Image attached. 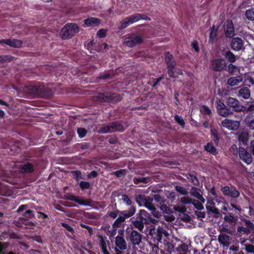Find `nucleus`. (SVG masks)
<instances>
[{
    "label": "nucleus",
    "mask_w": 254,
    "mask_h": 254,
    "mask_svg": "<svg viewBox=\"0 0 254 254\" xmlns=\"http://www.w3.org/2000/svg\"><path fill=\"white\" fill-rule=\"evenodd\" d=\"M226 105L220 100L217 102L216 109L220 116L225 117L232 115L233 111L241 112L244 109L238 99L231 97L227 99Z\"/></svg>",
    "instance_id": "obj_1"
},
{
    "label": "nucleus",
    "mask_w": 254,
    "mask_h": 254,
    "mask_svg": "<svg viewBox=\"0 0 254 254\" xmlns=\"http://www.w3.org/2000/svg\"><path fill=\"white\" fill-rule=\"evenodd\" d=\"M29 93L44 98H50L54 94V91L43 85H30L26 87Z\"/></svg>",
    "instance_id": "obj_2"
},
{
    "label": "nucleus",
    "mask_w": 254,
    "mask_h": 254,
    "mask_svg": "<svg viewBox=\"0 0 254 254\" xmlns=\"http://www.w3.org/2000/svg\"><path fill=\"white\" fill-rule=\"evenodd\" d=\"M135 212L136 207L135 206H131L128 210L120 211L119 217L113 224V228H120L125 222L126 219L132 216Z\"/></svg>",
    "instance_id": "obj_3"
},
{
    "label": "nucleus",
    "mask_w": 254,
    "mask_h": 254,
    "mask_svg": "<svg viewBox=\"0 0 254 254\" xmlns=\"http://www.w3.org/2000/svg\"><path fill=\"white\" fill-rule=\"evenodd\" d=\"M79 31L78 25L76 23H66L62 29L60 36L62 39H70Z\"/></svg>",
    "instance_id": "obj_4"
},
{
    "label": "nucleus",
    "mask_w": 254,
    "mask_h": 254,
    "mask_svg": "<svg viewBox=\"0 0 254 254\" xmlns=\"http://www.w3.org/2000/svg\"><path fill=\"white\" fill-rule=\"evenodd\" d=\"M143 235L132 228L126 230V239L133 245H138L141 242Z\"/></svg>",
    "instance_id": "obj_5"
},
{
    "label": "nucleus",
    "mask_w": 254,
    "mask_h": 254,
    "mask_svg": "<svg viewBox=\"0 0 254 254\" xmlns=\"http://www.w3.org/2000/svg\"><path fill=\"white\" fill-rule=\"evenodd\" d=\"M143 42V38L138 33H131L127 35L125 43L129 47H134Z\"/></svg>",
    "instance_id": "obj_6"
},
{
    "label": "nucleus",
    "mask_w": 254,
    "mask_h": 254,
    "mask_svg": "<svg viewBox=\"0 0 254 254\" xmlns=\"http://www.w3.org/2000/svg\"><path fill=\"white\" fill-rule=\"evenodd\" d=\"M122 97L115 93H101L97 96V100L102 102H118L121 101Z\"/></svg>",
    "instance_id": "obj_7"
},
{
    "label": "nucleus",
    "mask_w": 254,
    "mask_h": 254,
    "mask_svg": "<svg viewBox=\"0 0 254 254\" xmlns=\"http://www.w3.org/2000/svg\"><path fill=\"white\" fill-rule=\"evenodd\" d=\"M140 222L146 221L145 224L152 223L156 224L158 221L152 217L151 215L144 209H140L136 214V219Z\"/></svg>",
    "instance_id": "obj_8"
},
{
    "label": "nucleus",
    "mask_w": 254,
    "mask_h": 254,
    "mask_svg": "<svg viewBox=\"0 0 254 254\" xmlns=\"http://www.w3.org/2000/svg\"><path fill=\"white\" fill-rule=\"evenodd\" d=\"M227 67V63L223 58H216L211 61V68L214 71H223L226 70Z\"/></svg>",
    "instance_id": "obj_9"
},
{
    "label": "nucleus",
    "mask_w": 254,
    "mask_h": 254,
    "mask_svg": "<svg viewBox=\"0 0 254 254\" xmlns=\"http://www.w3.org/2000/svg\"><path fill=\"white\" fill-rule=\"evenodd\" d=\"M63 198L65 200L73 201L80 205L84 206H91L92 202L91 199H81L78 196L69 193L65 194Z\"/></svg>",
    "instance_id": "obj_10"
},
{
    "label": "nucleus",
    "mask_w": 254,
    "mask_h": 254,
    "mask_svg": "<svg viewBox=\"0 0 254 254\" xmlns=\"http://www.w3.org/2000/svg\"><path fill=\"white\" fill-rule=\"evenodd\" d=\"M221 191L224 195L228 196L232 198H237L240 196L239 191L234 186L229 187L227 186L222 187Z\"/></svg>",
    "instance_id": "obj_11"
},
{
    "label": "nucleus",
    "mask_w": 254,
    "mask_h": 254,
    "mask_svg": "<svg viewBox=\"0 0 254 254\" xmlns=\"http://www.w3.org/2000/svg\"><path fill=\"white\" fill-rule=\"evenodd\" d=\"M230 47L234 51H240L245 49L244 41L238 37L233 38L230 43Z\"/></svg>",
    "instance_id": "obj_12"
},
{
    "label": "nucleus",
    "mask_w": 254,
    "mask_h": 254,
    "mask_svg": "<svg viewBox=\"0 0 254 254\" xmlns=\"http://www.w3.org/2000/svg\"><path fill=\"white\" fill-rule=\"evenodd\" d=\"M224 30L227 38H232L234 35L235 29L233 21L227 19L224 25Z\"/></svg>",
    "instance_id": "obj_13"
},
{
    "label": "nucleus",
    "mask_w": 254,
    "mask_h": 254,
    "mask_svg": "<svg viewBox=\"0 0 254 254\" xmlns=\"http://www.w3.org/2000/svg\"><path fill=\"white\" fill-rule=\"evenodd\" d=\"M239 150L240 159L247 164H250L253 161L251 154L248 152L244 147L241 146L239 147Z\"/></svg>",
    "instance_id": "obj_14"
},
{
    "label": "nucleus",
    "mask_w": 254,
    "mask_h": 254,
    "mask_svg": "<svg viewBox=\"0 0 254 254\" xmlns=\"http://www.w3.org/2000/svg\"><path fill=\"white\" fill-rule=\"evenodd\" d=\"M245 223L248 228L238 226L237 227V232L240 233L243 232L247 235L250 234L251 233V230H254V224L250 220H246Z\"/></svg>",
    "instance_id": "obj_15"
},
{
    "label": "nucleus",
    "mask_w": 254,
    "mask_h": 254,
    "mask_svg": "<svg viewBox=\"0 0 254 254\" xmlns=\"http://www.w3.org/2000/svg\"><path fill=\"white\" fill-rule=\"evenodd\" d=\"M222 125L223 127L231 130H237L240 127V123L238 121H235L229 119H225L222 122Z\"/></svg>",
    "instance_id": "obj_16"
},
{
    "label": "nucleus",
    "mask_w": 254,
    "mask_h": 254,
    "mask_svg": "<svg viewBox=\"0 0 254 254\" xmlns=\"http://www.w3.org/2000/svg\"><path fill=\"white\" fill-rule=\"evenodd\" d=\"M237 95L239 98L249 99L251 97V91L248 87L242 86L237 88Z\"/></svg>",
    "instance_id": "obj_17"
},
{
    "label": "nucleus",
    "mask_w": 254,
    "mask_h": 254,
    "mask_svg": "<svg viewBox=\"0 0 254 254\" xmlns=\"http://www.w3.org/2000/svg\"><path fill=\"white\" fill-rule=\"evenodd\" d=\"M219 26L213 25L209 28V43H213L217 41Z\"/></svg>",
    "instance_id": "obj_18"
},
{
    "label": "nucleus",
    "mask_w": 254,
    "mask_h": 254,
    "mask_svg": "<svg viewBox=\"0 0 254 254\" xmlns=\"http://www.w3.org/2000/svg\"><path fill=\"white\" fill-rule=\"evenodd\" d=\"M221 55L223 56L226 61L230 63H234L236 61V56L230 50H223L221 52Z\"/></svg>",
    "instance_id": "obj_19"
},
{
    "label": "nucleus",
    "mask_w": 254,
    "mask_h": 254,
    "mask_svg": "<svg viewBox=\"0 0 254 254\" xmlns=\"http://www.w3.org/2000/svg\"><path fill=\"white\" fill-rule=\"evenodd\" d=\"M165 55V62L166 64L167 67L169 66H176L177 65V63L174 58V57L170 52H166L164 54Z\"/></svg>",
    "instance_id": "obj_20"
},
{
    "label": "nucleus",
    "mask_w": 254,
    "mask_h": 254,
    "mask_svg": "<svg viewBox=\"0 0 254 254\" xmlns=\"http://www.w3.org/2000/svg\"><path fill=\"white\" fill-rule=\"evenodd\" d=\"M20 171L23 173H31L34 171L33 165L29 162H24L20 165Z\"/></svg>",
    "instance_id": "obj_21"
},
{
    "label": "nucleus",
    "mask_w": 254,
    "mask_h": 254,
    "mask_svg": "<svg viewBox=\"0 0 254 254\" xmlns=\"http://www.w3.org/2000/svg\"><path fill=\"white\" fill-rule=\"evenodd\" d=\"M101 22V20L96 17H90L84 20V23L87 27L89 26H96Z\"/></svg>",
    "instance_id": "obj_22"
},
{
    "label": "nucleus",
    "mask_w": 254,
    "mask_h": 254,
    "mask_svg": "<svg viewBox=\"0 0 254 254\" xmlns=\"http://www.w3.org/2000/svg\"><path fill=\"white\" fill-rule=\"evenodd\" d=\"M243 80L241 76H234L229 78L227 81V84L231 87L238 85Z\"/></svg>",
    "instance_id": "obj_23"
},
{
    "label": "nucleus",
    "mask_w": 254,
    "mask_h": 254,
    "mask_svg": "<svg viewBox=\"0 0 254 254\" xmlns=\"http://www.w3.org/2000/svg\"><path fill=\"white\" fill-rule=\"evenodd\" d=\"M110 123L111 132L120 131L123 132L125 130V127L123 124L117 122H114Z\"/></svg>",
    "instance_id": "obj_24"
},
{
    "label": "nucleus",
    "mask_w": 254,
    "mask_h": 254,
    "mask_svg": "<svg viewBox=\"0 0 254 254\" xmlns=\"http://www.w3.org/2000/svg\"><path fill=\"white\" fill-rule=\"evenodd\" d=\"M132 24L141 19L150 20V18L145 14L137 13L129 16Z\"/></svg>",
    "instance_id": "obj_25"
},
{
    "label": "nucleus",
    "mask_w": 254,
    "mask_h": 254,
    "mask_svg": "<svg viewBox=\"0 0 254 254\" xmlns=\"http://www.w3.org/2000/svg\"><path fill=\"white\" fill-rule=\"evenodd\" d=\"M230 237L224 234H220L218 237V241L220 244L224 246L228 247L230 243Z\"/></svg>",
    "instance_id": "obj_26"
},
{
    "label": "nucleus",
    "mask_w": 254,
    "mask_h": 254,
    "mask_svg": "<svg viewBox=\"0 0 254 254\" xmlns=\"http://www.w3.org/2000/svg\"><path fill=\"white\" fill-rule=\"evenodd\" d=\"M115 244L116 246L121 250H124L127 249L126 241L122 237L117 236L116 238Z\"/></svg>",
    "instance_id": "obj_27"
},
{
    "label": "nucleus",
    "mask_w": 254,
    "mask_h": 254,
    "mask_svg": "<svg viewBox=\"0 0 254 254\" xmlns=\"http://www.w3.org/2000/svg\"><path fill=\"white\" fill-rule=\"evenodd\" d=\"M7 42V45L13 48H20L23 44V42L21 40L15 39H8Z\"/></svg>",
    "instance_id": "obj_28"
},
{
    "label": "nucleus",
    "mask_w": 254,
    "mask_h": 254,
    "mask_svg": "<svg viewBox=\"0 0 254 254\" xmlns=\"http://www.w3.org/2000/svg\"><path fill=\"white\" fill-rule=\"evenodd\" d=\"M204 149L210 154L216 155L218 154L217 149L214 146L212 142H208L204 146Z\"/></svg>",
    "instance_id": "obj_29"
},
{
    "label": "nucleus",
    "mask_w": 254,
    "mask_h": 254,
    "mask_svg": "<svg viewBox=\"0 0 254 254\" xmlns=\"http://www.w3.org/2000/svg\"><path fill=\"white\" fill-rule=\"evenodd\" d=\"M147 198L144 194H138L135 195V200L139 206L144 205Z\"/></svg>",
    "instance_id": "obj_30"
},
{
    "label": "nucleus",
    "mask_w": 254,
    "mask_h": 254,
    "mask_svg": "<svg viewBox=\"0 0 254 254\" xmlns=\"http://www.w3.org/2000/svg\"><path fill=\"white\" fill-rule=\"evenodd\" d=\"M211 138L214 141L215 144L218 145L219 143L220 137L219 136L218 131L215 128H212L211 129Z\"/></svg>",
    "instance_id": "obj_31"
},
{
    "label": "nucleus",
    "mask_w": 254,
    "mask_h": 254,
    "mask_svg": "<svg viewBox=\"0 0 254 254\" xmlns=\"http://www.w3.org/2000/svg\"><path fill=\"white\" fill-rule=\"evenodd\" d=\"M238 140L240 145L246 146L248 141V136L247 133H241L238 136Z\"/></svg>",
    "instance_id": "obj_32"
},
{
    "label": "nucleus",
    "mask_w": 254,
    "mask_h": 254,
    "mask_svg": "<svg viewBox=\"0 0 254 254\" xmlns=\"http://www.w3.org/2000/svg\"><path fill=\"white\" fill-rule=\"evenodd\" d=\"M118 196H122V198L121 199L123 201V202L126 205L130 206V207L131 206H134L133 204H132V202L131 200L127 195L126 194H119Z\"/></svg>",
    "instance_id": "obj_33"
},
{
    "label": "nucleus",
    "mask_w": 254,
    "mask_h": 254,
    "mask_svg": "<svg viewBox=\"0 0 254 254\" xmlns=\"http://www.w3.org/2000/svg\"><path fill=\"white\" fill-rule=\"evenodd\" d=\"M131 24L132 23L128 16L121 21L120 25L118 27V29L120 30L124 29Z\"/></svg>",
    "instance_id": "obj_34"
},
{
    "label": "nucleus",
    "mask_w": 254,
    "mask_h": 254,
    "mask_svg": "<svg viewBox=\"0 0 254 254\" xmlns=\"http://www.w3.org/2000/svg\"><path fill=\"white\" fill-rule=\"evenodd\" d=\"M245 16L250 21H254V8L252 7L246 10L245 12Z\"/></svg>",
    "instance_id": "obj_35"
},
{
    "label": "nucleus",
    "mask_w": 254,
    "mask_h": 254,
    "mask_svg": "<svg viewBox=\"0 0 254 254\" xmlns=\"http://www.w3.org/2000/svg\"><path fill=\"white\" fill-rule=\"evenodd\" d=\"M244 109L241 112L244 113H248L247 115L249 117L252 116V114L254 112V104H250L247 107L244 106Z\"/></svg>",
    "instance_id": "obj_36"
},
{
    "label": "nucleus",
    "mask_w": 254,
    "mask_h": 254,
    "mask_svg": "<svg viewBox=\"0 0 254 254\" xmlns=\"http://www.w3.org/2000/svg\"><path fill=\"white\" fill-rule=\"evenodd\" d=\"M145 222L146 221L142 222L138 221V220H136L132 221V223L133 226L140 231H142L144 229V224H145Z\"/></svg>",
    "instance_id": "obj_37"
},
{
    "label": "nucleus",
    "mask_w": 254,
    "mask_h": 254,
    "mask_svg": "<svg viewBox=\"0 0 254 254\" xmlns=\"http://www.w3.org/2000/svg\"><path fill=\"white\" fill-rule=\"evenodd\" d=\"M14 60V57L11 55H0V63H5L10 62Z\"/></svg>",
    "instance_id": "obj_38"
},
{
    "label": "nucleus",
    "mask_w": 254,
    "mask_h": 254,
    "mask_svg": "<svg viewBox=\"0 0 254 254\" xmlns=\"http://www.w3.org/2000/svg\"><path fill=\"white\" fill-rule=\"evenodd\" d=\"M206 209L208 213H212L213 214H214L216 217H217L218 215L220 214L219 209L213 206H209L206 205Z\"/></svg>",
    "instance_id": "obj_39"
},
{
    "label": "nucleus",
    "mask_w": 254,
    "mask_h": 254,
    "mask_svg": "<svg viewBox=\"0 0 254 254\" xmlns=\"http://www.w3.org/2000/svg\"><path fill=\"white\" fill-rule=\"evenodd\" d=\"M237 69L238 67L236 65L233 64V63H230L228 64H227L226 70L227 71L230 75H233Z\"/></svg>",
    "instance_id": "obj_40"
},
{
    "label": "nucleus",
    "mask_w": 254,
    "mask_h": 254,
    "mask_svg": "<svg viewBox=\"0 0 254 254\" xmlns=\"http://www.w3.org/2000/svg\"><path fill=\"white\" fill-rule=\"evenodd\" d=\"M245 122L247 126L252 130H254V118L251 119L250 117L247 116Z\"/></svg>",
    "instance_id": "obj_41"
},
{
    "label": "nucleus",
    "mask_w": 254,
    "mask_h": 254,
    "mask_svg": "<svg viewBox=\"0 0 254 254\" xmlns=\"http://www.w3.org/2000/svg\"><path fill=\"white\" fill-rule=\"evenodd\" d=\"M237 216H234L232 215H225L224 217V220L225 221L228 222L230 224L235 223L237 221Z\"/></svg>",
    "instance_id": "obj_42"
},
{
    "label": "nucleus",
    "mask_w": 254,
    "mask_h": 254,
    "mask_svg": "<svg viewBox=\"0 0 254 254\" xmlns=\"http://www.w3.org/2000/svg\"><path fill=\"white\" fill-rule=\"evenodd\" d=\"M174 120L175 122L179 125L182 128H184L185 126V122L183 118L178 115H176L174 116Z\"/></svg>",
    "instance_id": "obj_43"
},
{
    "label": "nucleus",
    "mask_w": 254,
    "mask_h": 254,
    "mask_svg": "<svg viewBox=\"0 0 254 254\" xmlns=\"http://www.w3.org/2000/svg\"><path fill=\"white\" fill-rule=\"evenodd\" d=\"M148 180L149 178L146 177H135L133 178V183L135 184H139L141 183L146 184L148 183Z\"/></svg>",
    "instance_id": "obj_44"
},
{
    "label": "nucleus",
    "mask_w": 254,
    "mask_h": 254,
    "mask_svg": "<svg viewBox=\"0 0 254 254\" xmlns=\"http://www.w3.org/2000/svg\"><path fill=\"white\" fill-rule=\"evenodd\" d=\"M190 194L198 199L201 195L199 192V189L198 188L192 187L190 190Z\"/></svg>",
    "instance_id": "obj_45"
},
{
    "label": "nucleus",
    "mask_w": 254,
    "mask_h": 254,
    "mask_svg": "<svg viewBox=\"0 0 254 254\" xmlns=\"http://www.w3.org/2000/svg\"><path fill=\"white\" fill-rule=\"evenodd\" d=\"M189 176L190 178L188 177V178H190L191 183L194 186H198L199 182L196 176L195 175L190 173L189 174Z\"/></svg>",
    "instance_id": "obj_46"
},
{
    "label": "nucleus",
    "mask_w": 254,
    "mask_h": 254,
    "mask_svg": "<svg viewBox=\"0 0 254 254\" xmlns=\"http://www.w3.org/2000/svg\"><path fill=\"white\" fill-rule=\"evenodd\" d=\"M200 112L201 114L205 115H210L211 114V111L209 108L206 105H202L200 109Z\"/></svg>",
    "instance_id": "obj_47"
},
{
    "label": "nucleus",
    "mask_w": 254,
    "mask_h": 254,
    "mask_svg": "<svg viewBox=\"0 0 254 254\" xmlns=\"http://www.w3.org/2000/svg\"><path fill=\"white\" fill-rule=\"evenodd\" d=\"M99 132L101 133L111 132L110 123L107 125L102 126L99 129Z\"/></svg>",
    "instance_id": "obj_48"
},
{
    "label": "nucleus",
    "mask_w": 254,
    "mask_h": 254,
    "mask_svg": "<svg viewBox=\"0 0 254 254\" xmlns=\"http://www.w3.org/2000/svg\"><path fill=\"white\" fill-rule=\"evenodd\" d=\"M168 74L170 77L176 78L177 77V76L175 75V71L174 69L175 68V66H169L167 67Z\"/></svg>",
    "instance_id": "obj_49"
},
{
    "label": "nucleus",
    "mask_w": 254,
    "mask_h": 254,
    "mask_svg": "<svg viewBox=\"0 0 254 254\" xmlns=\"http://www.w3.org/2000/svg\"><path fill=\"white\" fill-rule=\"evenodd\" d=\"M152 200H153V198L150 199L149 198V197H148V198L147 199V200L146 201V202L145 203V204L144 205L147 208H148V209L152 210V211L153 210L155 209V207L152 204Z\"/></svg>",
    "instance_id": "obj_50"
},
{
    "label": "nucleus",
    "mask_w": 254,
    "mask_h": 254,
    "mask_svg": "<svg viewBox=\"0 0 254 254\" xmlns=\"http://www.w3.org/2000/svg\"><path fill=\"white\" fill-rule=\"evenodd\" d=\"M79 185L80 189L82 190L89 189L90 187V183L86 181H81Z\"/></svg>",
    "instance_id": "obj_51"
},
{
    "label": "nucleus",
    "mask_w": 254,
    "mask_h": 254,
    "mask_svg": "<svg viewBox=\"0 0 254 254\" xmlns=\"http://www.w3.org/2000/svg\"><path fill=\"white\" fill-rule=\"evenodd\" d=\"M164 76L162 75L161 77L159 78H152V81L153 82V84H152V87L153 88H156L158 84L160 83V82L164 79Z\"/></svg>",
    "instance_id": "obj_52"
},
{
    "label": "nucleus",
    "mask_w": 254,
    "mask_h": 254,
    "mask_svg": "<svg viewBox=\"0 0 254 254\" xmlns=\"http://www.w3.org/2000/svg\"><path fill=\"white\" fill-rule=\"evenodd\" d=\"M77 133L80 138L84 137L87 134V130L85 128L79 127L77 130Z\"/></svg>",
    "instance_id": "obj_53"
},
{
    "label": "nucleus",
    "mask_w": 254,
    "mask_h": 254,
    "mask_svg": "<svg viewBox=\"0 0 254 254\" xmlns=\"http://www.w3.org/2000/svg\"><path fill=\"white\" fill-rule=\"evenodd\" d=\"M192 204H193L194 207L197 210H201L203 209L204 208L202 204L198 200H194L193 201H192Z\"/></svg>",
    "instance_id": "obj_54"
},
{
    "label": "nucleus",
    "mask_w": 254,
    "mask_h": 254,
    "mask_svg": "<svg viewBox=\"0 0 254 254\" xmlns=\"http://www.w3.org/2000/svg\"><path fill=\"white\" fill-rule=\"evenodd\" d=\"M74 179L78 181L81 178V172L79 170L71 171Z\"/></svg>",
    "instance_id": "obj_55"
},
{
    "label": "nucleus",
    "mask_w": 254,
    "mask_h": 254,
    "mask_svg": "<svg viewBox=\"0 0 254 254\" xmlns=\"http://www.w3.org/2000/svg\"><path fill=\"white\" fill-rule=\"evenodd\" d=\"M175 190L177 191L183 195H186L188 194L187 190L183 187L180 186H176L175 187Z\"/></svg>",
    "instance_id": "obj_56"
},
{
    "label": "nucleus",
    "mask_w": 254,
    "mask_h": 254,
    "mask_svg": "<svg viewBox=\"0 0 254 254\" xmlns=\"http://www.w3.org/2000/svg\"><path fill=\"white\" fill-rule=\"evenodd\" d=\"M61 224L62 227L64 228L66 230L70 232L72 234H73L74 233V229L68 224L64 222H62Z\"/></svg>",
    "instance_id": "obj_57"
},
{
    "label": "nucleus",
    "mask_w": 254,
    "mask_h": 254,
    "mask_svg": "<svg viewBox=\"0 0 254 254\" xmlns=\"http://www.w3.org/2000/svg\"><path fill=\"white\" fill-rule=\"evenodd\" d=\"M77 147L81 150H84L89 148L90 143L89 142H82L77 144Z\"/></svg>",
    "instance_id": "obj_58"
},
{
    "label": "nucleus",
    "mask_w": 254,
    "mask_h": 254,
    "mask_svg": "<svg viewBox=\"0 0 254 254\" xmlns=\"http://www.w3.org/2000/svg\"><path fill=\"white\" fill-rule=\"evenodd\" d=\"M107 30L105 29H100L97 32V35L99 38H104L107 36Z\"/></svg>",
    "instance_id": "obj_59"
},
{
    "label": "nucleus",
    "mask_w": 254,
    "mask_h": 254,
    "mask_svg": "<svg viewBox=\"0 0 254 254\" xmlns=\"http://www.w3.org/2000/svg\"><path fill=\"white\" fill-rule=\"evenodd\" d=\"M160 209L163 212H164L166 214H170L172 212L171 209L167 206L166 205L162 204L160 207Z\"/></svg>",
    "instance_id": "obj_60"
},
{
    "label": "nucleus",
    "mask_w": 254,
    "mask_h": 254,
    "mask_svg": "<svg viewBox=\"0 0 254 254\" xmlns=\"http://www.w3.org/2000/svg\"><path fill=\"white\" fill-rule=\"evenodd\" d=\"M181 201L185 204H192V200L191 198L188 196H184L181 198Z\"/></svg>",
    "instance_id": "obj_61"
},
{
    "label": "nucleus",
    "mask_w": 254,
    "mask_h": 254,
    "mask_svg": "<svg viewBox=\"0 0 254 254\" xmlns=\"http://www.w3.org/2000/svg\"><path fill=\"white\" fill-rule=\"evenodd\" d=\"M174 209L178 212L184 213L187 211V208L185 206L176 205L174 207Z\"/></svg>",
    "instance_id": "obj_62"
},
{
    "label": "nucleus",
    "mask_w": 254,
    "mask_h": 254,
    "mask_svg": "<svg viewBox=\"0 0 254 254\" xmlns=\"http://www.w3.org/2000/svg\"><path fill=\"white\" fill-rule=\"evenodd\" d=\"M126 173V170L125 169H120L114 172V174L118 178L124 176Z\"/></svg>",
    "instance_id": "obj_63"
},
{
    "label": "nucleus",
    "mask_w": 254,
    "mask_h": 254,
    "mask_svg": "<svg viewBox=\"0 0 254 254\" xmlns=\"http://www.w3.org/2000/svg\"><path fill=\"white\" fill-rule=\"evenodd\" d=\"M245 250L248 253H254V246L252 244L245 245Z\"/></svg>",
    "instance_id": "obj_64"
}]
</instances>
